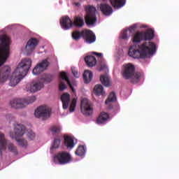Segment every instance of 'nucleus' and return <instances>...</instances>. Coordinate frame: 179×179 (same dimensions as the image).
Here are the masks:
<instances>
[{
    "label": "nucleus",
    "instance_id": "20e7f679",
    "mask_svg": "<svg viewBox=\"0 0 179 179\" xmlns=\"http://www.w3.org/2000/svg\"><path fill=\"white\" fill-rule=\"evenodd\" d=\"M59 24L63 30H69L73 24L76 27H83V26H85V21L83 18L80 16L75 17L73 22L69 17L64 16L60 19Z\"/></svg>",
    "mask_w": 179,
    "mask_h": 179
},
{
    "label": "nucleus",
    "instance_id": "423d86ee",
    "mask_svg": "<svg viewBox=\"0 0 179 179\" xmlns=\"http://www.w3.org/2000/svg\"><path fill=\"white\" fill-rule=\"evenodd\" d=\"M14 134L15 135H13V133L10 134V136L13 139L21 138V136H23V135H26L28 139H29V141H33V139H34L36 136V134H34V132H33L31 129L27 130L24 125L20 124L15 126Z\"/></svg>",
    "mask_w": 179,
    "mask_h": 179
},
{
    "label": "nucleus",
    "instance_id": "c756f323",
    "mask_svg": "<svg viewBox=\"0 0 179 179\" xmlns=\"http://www.w3.org/2000/svg\"><path fill=\"white\" fill-rule=\"evenodd\" d=\"M86 153V148L84 145H80L76 151V155L77 156H85Z\"/></svg>",
    "mask_w": 179,
    "mask_h": 179
},
{
    "label": "nucleus",
    "instance_id": "6e6552de",
    "mask_svg": "<svg viewBox=\"0 0 179 179\" xmlns=\"http://www.w3.org/2000/svg\"><path fill=\"white\" fill-rule=\"evenodd\" d=\"M35 100L36 96H30L28 99H15L10 101V104L13 108H23L25 106L34 103Z\"/></svg>",
    "mask_w": 179,
    "mask_h": 179
},
{
    "label": "nucleus",
    "instance_id": "1a4fd4ad",
    "mask_svg": "<svg viewBox=\"0 0 179 179\" xmlns=\"http://www.w3.org/2000/svg\"><path fill=\"white\" fill-rule=\"evenodd\" d=\"M54 160H57L59 164L65 165L69 164L73 160V158L69 152L62 151L55 156Z\"/></svg>",
    "mask_w": 179,
    "mask_h": 179
},
{
    "label": "nucleus",
    "instance_id": "aec40b11",
    "mask_svg": "<svg viewBox=\"0 0 179 179\" xmlns=\"http://www.w3.org/2000/svg\"><path fill=\"white\" fill-rule=\"evenodd\" d=\"M6 149H8V152L13 155H17V147L10 141L6 144Z\"/></svg>",
    "mask_w": 179,
    "mask_h": 179
},
{
    "label": "nucleus",
    "instance_id": "79ce46f5",
    "mask_svg": "<svg viewBox=\"0 0 179 179\" xmlns=\"http://www.w3.org/2000/svg\"><path fill=\"white\" fill-rule=\"evenodd\" d=\"M71 72L75 78H79V76H80L79 73L76 71V69H75L74 67L71 68Z\"/></svg>",
    "mask_w": 179,
    "mask_h": 179
},
{
    "label": "nucleus",
    "instance_id": "6ab92c4d",
    "mask_svg": "<svg viewBox=\"0 0 179 179\" xmlns=\"http://www.w3.org/2000/svg\"><path fill=\"white\" fill-rule=\"evenodd\" d=\"M64 145L67 147V149H73L75 147V142L73 141V138L69 136H64Z\"/></svg>",
    "mask_w": 179,
    "mask_h": 179
},
{
    "label": "nucleus",
    "instance_id": "b1692460",
    "mask_svg": "<svg viewBox=\"0 0 179 179\" xmlns=\"http://www.w3.org/2000/svg\"><path fill=\"white\" fill-rule=\"evenodd\" d=\"M60 78L62 79V80H66L67 83V85H69V87L71 89L73 93H75V88H73V86H72V84L71 83V81L69 80V78L68 77V74L65 73L64 71H62L60 73Z\"/></svg>",
    "mask_w": 179,
    "mask_h": 179
},
{
    "label": "nucleus",
    "instance_id": "f3484780",
    "mask_svg": "<svg viewBox=\"0 0 179 179\" xmlns=\"http://www.w3.org/2000/svg\"><path fill=\"white\" fill-rule=\"evenodd\" d=\"M144 41H150L155 38V30L148 29L145 31L142 32Z\"/></svg>",
    "mask_w": 179,
    "mask_h": 179
},
{
    "label": "nucleus",
    "instance_id": "c03bdc74",
    "mask_svg": "<svg viewBox=\"0 0 179 179\" xmlns=\"http://www.w3.org/2000/svg\"><path fill=\"white\" fill-rule=\"evenodd\" d=\"M93 54H94V55H96V57H98L99 58H101V57H103V54L101 53H97L96 52H94Z\"/></svg>",
    "mask_w": 179,
    "mask_h": 179
},
{
    "label": "nucleus",
    "instance_id": "4468645a",
    "mask_svg": "<svg viewBox=\"0 0 179 179\" xmlns=\"http://www.w3.org/2000/svg\"><path fill=\"white\" fill-rule=\"evenodd\" d=\"M38 45V40H37L36 38H30L25 46V51L27 55L31 54V52L34 51V48H36Z\"/></svg>",
    "mask_w": 179,
    "mask_h": 179
},
{
    "label": "nucleus",
    "instance_id": "bb28decb",
    "mask_svg": "<svg viewBox=\"0 0 179 179\" xmlns=\"http://www.w3.org/2000/svg\"><path fill=\"white\" fill-rule=\"evenodd\" d=\"M94 92L96 96H105L104 88L102 85L98 84L95 85Z\"/></svg>",
    "mask_w": 179,
    "mask_h": 179
},
{
    "label": "nucleus",
    "instance_id": "473e14b6",
    "mask_svg": "<svg viewBox=\"0 0 179 179\" xmlns=\"http://www.w3.org/2000/svg\"><path fill=\"white\" fill-rule=\"evenodd\" d=\"M54 79V76L52 74H45L41 80H43L45 83H50Z\"/></svg>",
    "mask_w": 179,
    "mask_h": 179
},
{
    "label": "nucleus",
    "instance_id": "5701e85b",
    "mask_svg": "<svg viewBox=\"0 0 179 179\" xmlns=\"http://www.w3.org/2000/svg\"><path fill=\"white\" fill-rule=\"evenodd\" d=\"M85 61L86 64L87 65V66H94V65H96V64L97 63V61L96 60V57H94V56H87L85 58Z\"/></svg>",
    "mask_w": 179,
    "mask_h": 179
},
{
    "label": "nucleus",
    "instance_id": "a211bd4d",
    "mask_svg": "<svg viewBox=\"0 0 179 179\" xmlns=\"http://www.w3.org/2000/svg\"><path fill=\"white\" fill-rule=\"evenodd\" d=\"M44 87V84L41 82H36L35 83H31L29 85V90L31 93H34L36 92H38V90H41Z\"/></svg>",
    "mask_w": 179,
    "mask_h": 179
},
{
    "label": "nucleus",
    "instance_id": "39448f33",
    "mask_svg": "<svg viewBox=\"0 0 179 179\" xmlns=\"http://www.w3.org/2000/svg\"><path fill=\"white\" fill-rule=\"evenodd\" d=\"M123 77L124 79H130L131 83H138L142 78V74L139 72L135 73V66L134 64H127L124 65Z\"/></svg>",
    "mask_w": 179,
    "mask_h": 179
},
{
    "label": "nucleus",
    "instance_id": "412c9836",
    "mask_svg": "<svg viewBox=\"0 0 179 179\" xmlns=\"http://www.w3.org/2000/svg\"><path fill=\"white\" fill-rule=\"evenodd\" d=\"M83 78L85 83H90L92 79H93V73L89 70H86L84 71Z\"/></svg>",
    "mask_w": 179,
    "mask_h": 179
},
{
    "label": "nucleus",
    "instance_id": "f257e3e1",
    "mask_svg": "<svg viewBox=\"0 0 179 179\" xmlns=\"http://www.w3.org/2000/svg\"><path fill=\"white\" fill-rule=\"evenodd\" d=\"M31 67V59L25 58L21 60L12 76L10 77L9 86L14 87L20 83V80L27 75L29 70Z\"/></svg>",
    "mask_w": 179,
    "mask_h": 179
},
{
    "label": "nucleus",
    "instance_id": "a18cd8bd",
    "mask_svg": "<svg viewBox=\"0 0 179 179\" xmlns=\"http://www.w3.org/2000/svg\"><path fill=\"white\" fill-rule=\"evenodd\" d=\"M74 5L76 6H78V7H79V6H80V3H74Z\"/></svg>",
    "mask_w": 179,
    "mask_h": 179
},
{
    "label": "nucleus",
    "instance_id": "72a5a7b5",
    "mask_svg": "<svg viewBox=\"0 0 179 179\" xmlns=\"http://www.w3.org/2000/svg\"><path fill=\"white\" fill-rule=\"evenodd\" d=\"M117 101V96H115V93L110 92L108 99L106 100V104H108V103Z\"/></svg>",
    "mask_w": 179,
    "mask_h": 179
},
{
    "label": "nucleus",
    "instance_id": "a19ab883",
    "mask_svg": "<svg viewBox=\"0 0 179 179\" xmlns=\"http://www.w3.org/2000/svg\"><path fill=\"white\" fill-rule=\"evenodd\" d=\"M66 88V85H65V83L60 82V83L59 85V89L60 92H64V90H65Z\"/></svg>",
    "mask_w": 179,
    "mask_h": 179
},
{
    "label": "nucleus",
    "instance_id": "2eb2a0df",
    "mask_svg": "<svg viewBox=\"0 0 179 179\" xmlns=\"http://www.w3.org/2000/svg\"><path fill=\"white\" fill-rule=\"evenodd\" d=\"M98 10L102 12L105 16H110L113 14V7L106 3L98 5Z\"/></svg>",
    "mask_w": 179,
    "mask_h": 179
},
{
    "label": "nucleus",
    "instance_id": "393cba45",
    "mask_svg": "<svg viewBox=\"0 0 179 179\" xmlns=\"http://www.w3.org/2000/svg\"><path fill=\"white\" fill-rule=\"evenodd\" d=\"M108 113L106 112H101L96 119V124H104L107 120H108Z\"/></svg>",
    "mask_w": 179,
    "mask_h": 179
},
{
    "label": "nucleus",
    "instance_id": "e433bc0d",
    "mask_svg": "<svg viewBox=\"0 0 179 179\" xmlns=\"http://www.w3.org/2000/svg\"><path fill=\"white\" fill-rule=\"evenodd\" d=\"M59 145H61V139L55 138L52 144L50 150L58 149V148H59Z\"/></svg>",
    "mask_w": 179,
    "mask_h": 179
},
{
    "label": "nucleus",
    "instance_id": "cd10ccee",
    "mask_svg": "<svg viewBox=\"0 0 179 179\" xmlns=\"http://www.w3.org/2000/svg\"><path fill=\"white\" fill-rule=\"evenodd\" d=\"M100 81L103 86L108 87L110 86V77L107 75H102L100 76Z\"/></svg>",
    "mask_w": 179,
    "mask_h": 179
},
{
    "label": "nucleus",
    "instance_id": "7ed1b4c3",
    "mask_svg": "<svg viewBox=\"0 0 179 179\" xmlns=\"http://www.w3.org/2000/svg\"><path fill=\"white\" fill-rule=\"evenodd\" d=\"M10 38L6 34H0V66H2L9 58Z\"/></svg>",
    "mask_w": 179,
    "mask_h": 179
},
{
    "label": "nucleus",
    "instance_id": "2f4dec72",
    "mask_svg": "<svg viewBox=\"0 0 179 179\" xmlns=\"http://www.w3.org/2000/svg\"><path fill=\"white\" fill-rule=\"evenodd\" d=\"M38 64L43 71H46V69L48 68V66H50V62H48V59H45L42 60L41 62Z\"/></svg>",
    "mask_w": 179,
    "mask_h": 179
},
{
    "label": "nucleus",
    "instance_id": "f8f14e48",
    "mask_svg": "<svg viewBox=\"0 0 179 179\" xmlns=\"http://www.w3.org/2000/svg\"><path fill=\"white\" fill-rule=\"evenodd\" d=\"M12 69L9 66H3L0 68V83H5L9 79Z\"/></svg>",
    "mask_w": 179,
    "mask_h": 179
},
{
    "label": "nucleus",
    "instance_id": "c9c22d12",
    "mask_svg": "<svg viewBox=\"0 0 179 179\" xmlns=\"http://www.w3.org/2000/svg\"><path fill=\"white\" fill-rule=\"evenodd\" d=\"M16 142L18 143L19 146H22V148H26L27 145V141L23 138H15Z\"/></svg>",
    "mask_w": 179,
    "mask_h": 179
},
{
    "label": "nucleus",
    "instance_id": "f704fd0d",
    "mask_svg": "<svg viewBox=\"0 0 179 179\" xmlns=\"http://www.w3.org/2000/svg\"><path fill=\"white\" fill-rule=\"evenodd\" d=\"M50 129L52 134L55 135L56 134H59V131H62V129L59 126L53 125L50 127Z\"/></svg>",
    "mask_w": 179,
    "mask_h": 179
},
{
    "label": "nucleus",
    "instance_id": "a878e982",
    "mask_svg": "<svg viewBox=\"0 0 179 179\" xmlns=\"http://www.w3.org/2000/svg\"><path fill=\"white\" fill-rule=\"evenodd\" d=\"M8 141L9 140L5 138V134L0 131V146L2 150H6V144Z\"/></svg>",
    "mask_w": 179,
    "mask_h": 179
},
{
    "label": "nucleus",
    "instance_id": "ea45409f",
    "mask_svg": "<svg viewBox=\"0 0 179 179\" xmlns=\"http://www.w3.org/2000/svg\"><path fill=\"white\" fill-rule=\"evenodd\" d=\"M120 38L122 40H127L128 38V31L124 30L123 32L120 35Z\"/></svg>",
    "mask_w": 179,
    "mask_h": 179
},
{
    "label": "nucleus",
    "instance_id": "c85d7f7f",
    "mask_svg": "<svg viewBox=\"0 0 179 179\" xmlns=\"http://www.w3.org/2000/svg\"><path fill=\"white\" fill-rule=\"evenodd\" d=\"M143 40L144 38L142 32H137L134 36L133 43H141V41Z\"/></svg>",
    "mask_w": 179,
    "mask_h": 179
},
{
    "label": "nucleus",
    "instance_id": "37998d69",
    "mask_svg": "<svg viewBox=\"0 0 179 179\" xmlns=\"http://www.w3.org/2000/svg\"><path fill=\"white\" fill-rule=\"evenodd\" d=\"M136 24H133L130 27H129V31H133V30L136 29Z\"/></svg>",
    "mask_w": 179,
    "mask_h": 179
},
{
    "label": "nucleus",
    "instance_id": "9d476101",
    "mask_svg": "<svg viewBox=\"0 0 179 179\" xmlns=\"http://www.w3.org/2000/svg\"><path fill=\"white\" fill-rule=\"evenodd\" d=\"M34 115L36 118L47 120L51 117V108L48 106H41L36 109Z\"/></svg>",
    "mask_w": 179,
    "mask_h": 179
},
{
    "label": "nucleus",
    "instance_id": "4be33fe9",
    "mask_svg": "<svg viewBox=\"0 0 179 179\" xmlns=\"http://www.w3.org/2000/svg\"><path fill=\"white\" fill-rule=\"evenodd\" d=\"M110 3L114 9H120L125 5V0H110Z\"/></svg>",
    "mask_w": 179,
    "mask_h": 179
},
{
    "label": "nucleus",
    "instance_id": "dca6fc26",
    "mask_svg": "<svg viewBox=\"0 0 179 179\" xmlns=\"http://www.w3.org/2000/svg\"><path fill=\"white\" fill-rule=\"evenodd\" d=\"M62 102V108L64 110H67L69 107V103L71 101V95L68 92H64L60 97Z\"/></svg>",
    "mask_w": 179,
    "mask_h": 179
},
{
    "label": "nucleus",
    "instance_id": "f03ea898",
    "mask_svg": "<svg viewBox=\"0 0 179 179\" xmlns=\"http://www.w3.org/2000/svg\"><path fill=\"white\" fill-rule=\"evenodd\" d=\"M139 50L130 48L129 55L132 58H146L148 55H153L156 52V44L153 42H144L138 46Z\"/></svg>",
    "mask_w": 179,
    "mask_h": 179
},
{
    "label": "nucleus",
    "instance_id": "49530a36",
    "mask_svg": "<svg viewBox=\"0 0 179 179\" xmlns=\"http://www.w3.org/2000/svg\"><path fill=\"white\" fill-rule=\"evenodd\" d=\"M102 1H106V0H102Z\"/></svg>",
    "mask_w": 179,
    "mask_h": 179
},
{
    "label": "nucleus",
    "instance_id": "9b49d317",
    "mask_svg": "<svg viewBox=\"0 0 179 179\" xmlns=\"http://www.w3.org/2000/svg\"><path fill=\"white\" fill-rule=\"evenodd\" d=\"M80 110L81 113L84 115H92V113H93V108H92V103L89 99L84 98L81 101Z\"/></svg>",
    "mask_w": 179,
    "mask_h": 179
},
{
    "label": "nucleus",
    "instance_id": "ddd939ff",
    "mask_svg": "<svg viewBox=\"0 0 179 179\" xmlns=\"http://www.w3.org/2000/svg\"><path fill=\"white\" fill-rule=\"evenodd\" d=\"M83 38L87 44H93L96 41V34L90 29H83L82 31Z\"/></svg>",
    "mask_w": 179,
    "mask_h": 179
},
{
    "label": "nucleus",
    "instance_id": "7c9ffc66",
    "mask_svg": "<svg viewBox=\"0 0 179 179\" xmlns=\"http://www.w3.org/2000/svg\"><path fill=\"white\" fill-rule=\"evenodd\" d=\"M72 38L75 40L76 41H78V40H80V38H83V35L82 34V31H74L72 32L71 34Z\"/></svg>",
    "mask_w": 179,
    "mask_h": 179
},
{
    "label": "nucleus",
    "instance_id": "4c0bfd02",
    "mask_svg": "<svg viewBox=\"0 0 179 179\" xmlns=\"http://www.w3.org/2000/svg\"><path fill=\"white\" fill-rule=\"evenodd\" d=\"M41 72H44V70L38 65V64L32 71V73H34V75H40Z\"/></svg>",
    "mask_w": 179,
    "mask_h": 179
},
{
    "label": "nucleus",
    "instance_id": "58836bf2",
    "mask_svg": "<svg viewBox=\"0 0 179 179\" xmlns=\"http://www.w3.org/2000/svg\"><path fill=\"white\" fill-rule=\"evenodd\" d=\"M76 103H77L76 99V98L73 99L69 107L70 113H73V111H75V108H76Z\"/></svg>",
    "mask_w": 179,
    "mask_h": 179
},
{
    "label": "nucleus",
    "instance_id": "0eeeda50",
    "mask_svg": "<svg viewBox=\"0 0 179 179\" xmlns=\"http://www.w3.org/2000/svg\"><path fill=\"white\" fill-rule=\"evenodd\" d=\"M85 10L86 12V15L85 17V23L88 26H92L97 22V17H96V8L93 6H85Z\"/></svg>",
    "mask_w": 179,
    "mask_h": 179
}]
</instances>
